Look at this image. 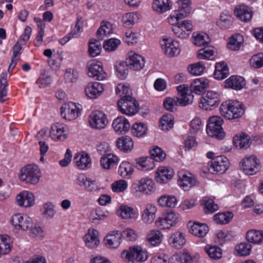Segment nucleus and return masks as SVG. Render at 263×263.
I'll use <instances>...</instances> for the list:
<instances>
[{
  "mask_svg": "<svg viewBox=\"0 0 263 263\" xmlns=\"http://www.w3.org/2000/svg\"><path fill=\"white\" fill-rule=\"evenodd\" d=\"M73 161L80 170L86 169L91 165L90 157L84 152L77 154L74 157Z\"/></svg>",
  "mask_w": 263,
  "mask_h": 263,
  "instance_id": "27",
  "label": "nucleus"
},
{
  "mask_svg": "<svg viewBox=\"0 0 263 263\" xmlns=\"http://www.w3.org/2000/svg\"><path fill=\"white\" fill-rule=\"evenodd\" d=\"M178 182L179 186L184 191H188L198 184L195 176L189 172H180Z\"/></svg>",
  "mask_w": 263,
  "mask_h": 263,
  "instance_id": "16",
  "label": "nucleus"
},
{
  "mask_svg": "<svg viewBox=\"0 0 263 263\" xmlns=\"http://www.w3.org/2000/svg\"><path fill=\"white\" fill-rule=\"evenodd\" d=\"M148 253L145 249L139 246L129 247L121 253V257L128 263H134L135 260L138 262H144L148 258Z\"/></svg>",
  "mask_w": 263,
  "mask_h": 263,
  "instance_id": "2",
  "label": "nucleus"
},
{
  "mask_svg": "<svg viewBox=\"0 0 263 263\" xmlns=\"http://www.w3.org/2000/svg\"><path fill=\"white\" fill-rule=\"evenodd\" d=\"M234 145L239 149H242L247 144V134L245 132H240L233 138Z\"/></svg>",
  "mask_w": 263,
  "mask_h": 263,
  "instance_id": "57",
  "label": "nucleus"
},
{
  "mask_svg": "<svg viewBox=\"0 0 263 263\" xmlns=\"http://www.w3.org/2000/svg\"><path fill=\"white\" fill-rule=\"evenodd\" d=\"M7 73L2 72L0 76V101L4 102L7 95Z\"/></svg>",
  "mask_w": 263,
  "mask_h": 263,
  "instance_id": "47",
  "label": "nucleus"
},
{
  "mask_svg": "<svg viewBox=\"0 0 263 263\" xmlns=\"http://www.w3.org/2000/svg\"><path fill=\"white\" fill-rule=\"evenodd\" d=\"M10 238L8 235H0V255L6 254L10 251Z\"/></svg>",
  "mask_w": 263,
  "mask_h": 263,
  "instance_id": "53",
  "label": "nucleus"
},
{
  "mask_svg": "<svg viewBox=\"0 0 263 263\" xmlns=\"http://www.w3.org/2000/svg\"><path fill=\"white\" fill-rule=\"evenodd\" d=\"M115 132L118 134H125L128 131L130 124L128 121L124 117H118L116 118L112 124Z\"/></svg>",
  "mask_w": 263,
  "mask_h": 263,
  "instance_id": "25",
  "label": "nucleus"
},
{
  "mask_svg": "<svg viewBox=\"0 0 263 263\" xmlns=\"http://www.w3.org/2000/svg\"><path fill=\"white\" fill-rule=\"evenodd\" d=\"M112 33V24L107 21H103L101 23V26L98 29L97 35L99 40H103L106 36Z\"/></svg>",
  "mask_w": 263,
  "mask_h": 263,
  "instance_id": "42",
  "label": "nucleus"
},
{
  "mask_svg": "<svg viewBox=\"0 0 263 263\" xmlns=\"http://www.w3.org/2000/svg\"><path fill=\"white\" fill-rule=\"evenodd\" d=\"M88 122L92 128L98 130L105 128L108 123L106 114L99 110L93 111L90 114Z\"/></svg>",
  "mask_w": 263,
  "mask_h": 263,
  "instance_id": "8",
  "label": "nucleus"
},
{
  "mask_svg": "<svg viewBox=\"0 0 263 263\" xmlns=\"http://www.w3.org/2000/svg\"><path fill=\"white\" fill-rule=\"evenodd\" d=\"M223 123L222 118L218 116L209 118L206 126V133L209 136L221 139L224 137V133L222 127Z\"/></svg>",
  "mask_w": 263,
  "mask_h": 263,
  "instance_id": "4",
  "label": "nucleus"
},
{
  "mask_svg": "<svg viewBox=\"0 0 263 263\" xmlns=\"http://www.w3.org/2000/svg\"><path fill=\"white\" fill-rule=\"evenodd\" d=\"M221 115L228 120H235L245 112L244 105L235 100H229L222 103L219 108Z\"/></svg>",
  "mask_w": 263,
  "mask_h": 263,
  "instance_id": "1",
  "label": "nucleus"
},
{
  "mask_svg": "<svg viewBox=\"0 0 263 263\" xmlns=\"http://www.w3.org/2000/svg\"><path fill=\"white\" fill-rule=\"evenodd\" d=\"M189 231L193 235L199 237H203L206 235L209 231L208 227L203 223L197 222L192 223L190 222L188 224Z\"/></svg>",
  "mask_w": 263,
  "mask_h": 263,
  "instance_id": "29",
  "label": "nucleus"
},
{
  "mask_svg": "<svg viewBox=\"0 0 263 263\" xmlns=\"http://www.w3.org/2000/svg\"><path fill=\"white\" fill-rule=\"evenodd\" d=\"M17 204L20 206L26 208L30 207L34 204L33 194L28 191H23L20 193L16 197Z\"/></svg>",
  "mask_w": 263,
  "mask_h": 263,
  "instance_id": "24",
  "label": "nucleus"
},
{
  "mask_svg": "<svg viewBox=\"0 0 263 263\" xmlns=\"http://www.w3.org/2000/svg\"><path fill=\"white\" fill-rule=\"evenodd\" d=\"M104 91L103 85L98 82H92L85 87L84 91L86 96L90 99L99 97Z\"/></svg>",
  "mask_w": 263,
  "mask_h": 263,
  "instance_id": "17",
  "label": "nucleus"
},
{
  "mask_svg": "<svg viewBox=\"0 0 263 263\" xmlns=\"http://www.w3.org/2000/svg\"><path fill=\"white\" fill-rule=\"evenodd\" d=\"M174 175L172 169L167 167L161 166L158 168L156 172V180L160 183H166L171 179Z\"/></svg>",
  "mask_w": 263,
  "mask_h": 263,
  "instance_id": "26",
  "label": "nucleus"
},
{
  "mask_svg": "<svg viewBox=\"0 0 263 263\" xmlns=\"http://www.w3.org/2000/svg\"><path fill=\"white\" fill-rule=\"evenodd\" d=\"M164 235L158 229H152L148 231L146 234L145 241L151 246L157 247L162 242Z\"/></svg>",
  "mask_w": 263,
  "mask_h": 263,
  "instance_id": "22",
  "label": "nucleus"
},
{
  "mask_svg": "<svg viewBox=\"0 0 263 263\" xmlns=\"http://www.w3.org/2000/svg\"><path fill=\"white\" fill-rule=\"evenodd\" d=\"M157 211V207L154 204H146L141 213L142 222L146 224H152L156 218Z\"/></svg>",
  "mask_w": 263,
  "mask_h": 263,
  "instance_id": "19",
  "label": "nucleus"
},
{
  "mask_svg": "<svg viewBox=\"0 0 263 263\" xmlns=\"http://www.w3.org/2000/svg\"><path fill=\"white\" fill-rule=\"evenodd\" d=\"M233 216V213L231 212L219 213L214 216L213 219L217 224H226L231 221Z\"/></svg>",
  "mask_w": 263,
  "mask_h": 263,
  "instance_id": "45",
  "label": "nucleus"
},
{
  "mask_svg": "<svg viewBox=\"0 0 263 263\" xmlns=\"http://www.w3.org/2000/svg\"><path fill=\"white\" fill-rule=\"evenodd\" d=\"M139 104L135 98L119 100L118 101L119 110L123 114L129 116L135 115L138 110Z\"/></svg>",
  "mask_w": 263,
  "mask_h": 263,
  "instance_id": "10",
  "label": "nucleus"
},
{
  "mask_svg": "<svg viewBox=\"0 0 263 263\" xmlns=\"http://www.w3.org/2000/svg\"><path fill=\"white\" fill-rule=\"evenodd\" d=\"M120 44L121 41L119 39L111 38L104 42L103 48L106 51L112 52L115 51Z\"/></svg>",
  "mask_w": 263,
  "mask_h": 263,
  "instance_id": "63",
  "label": "nucleus"
},
{
  "mask_svg": "<svg viewBox=\"0 0 263 263\" xmlns=\"http://www.w3.org/2000/svg\"><path fill=\"white\" fill-rule=\"evenodd\" d=\"M187 69L192 75L199 76L203 73L205 69V66L202 62H199L189 65Z\"/></svg>",
  "mask_w": 263,
  "mask_h": 263,
  "instance_id": "62",
  "label": "nucleus"
},
{
  "mask_svg": "<svg viewBox=\"0 0 263 263\" xmlns=\"http://www.w3.org/2000/svg\"><path fill=\"white\" fill-rule=\"evenodd\" d=\"M243 42V36L239 34H236L230 38L228 47L232 50H238L242 45Z\"/></svg>",
  "mask_w": 263,
  "mask_h": 263,
  "instance_id": "49",
  "label": "nucleus"
},
{
  "mask_svg": "<svg viewBox=\"0 0 263 263\" xmlns=\"http://www.w3.org/2000/svg\"><path fill=\"white\" fill-rule=\"evenodd\" d=\"M185 238L182 232L177 231L172 234L168 239V243L176 249H180L185 243Z\"/></svg>",
  "mask_w": 263,
  "mask_h": 263,
  "instance_id": "31",
  "label": "nucleus"
},
{
  "mask_svg": "<svg viewBox=\"0 0 263 263\" xmlns=\"http://www.w3.org/2000/svg\"><path fill=\"white\" fill-rule=\"evenodd\" d=\"M158 205L162 208H173L177 203V199L174 195L164 194L158 199Z\"/></svg>",
  "mask_w": 263,
  "mask_h": 263,
  "instance_id": "38",
  "label": "nucleus"
},
{
  "mask_svg": "<svg viewBox=\"0 0 263 263\" xmlns=\"http://www.w3.org/2000/svg\"><path fill=\"white\" fill-rule=\"evenodd\" d=\"M177 3L178 8L176 11L180 15L184 18L188 16L191 12V0H178Z\"/></svg>",
  "mask_w": 263,
  "mask_h": 263,
  "instance_id": "41",
  "label": "nucleus"
},
{
  "mask_svg": "<svg viewBox=\"0 0 263 263\" xmlns=\"http://www.w3.org/2000/svg\"><path fill=\"white\" fill-rule=\"evenodd\" d=\"M260 168L259 160L254 156L248 157V175H253Z\"/></svg>",
  "mask_w": 263,
  "mask_h": 263,
  "instance_id": "43",
  "label": "nucleus"
},
{
  "mask_svg": "<svg viewBox=\"0 0 263 263\" xmlns=\"http://www.w3.org/2000/svg\"><path fill=\"white\" fill-rule=\"evenodd\" d=\"M174 34L181 39L187 38L193 30V25L190 21L184 20L172 27Z\"/></svg>",
  "mask_w": 263,
  "mask_h": 263,
  "instance_id": "15",
  "label": "nucleus"
},
{
  "mask_svg": "<svg viewBox=\"0 0 263 263\" xmlns=\"http://www.w3.org/2000/svg\"><path fill=\"white\" fill-rule=\"evenodd\" d=\"M117 213L123 219H125L134 218L136 214L133 208L124 204L120 205Z\"/></svg>",
  "mask_w": 263,
  "mask_h": 263,
  "instance_id": "46",
  "label": "nucleus"
},
{
  "mask_svg": "<svg viewBox=\"0 0 263 263\" xmlns=\"http://www.w3.org/2000/svg\"><path fill=\"white\" fill-rule=\"evenodd\" d=\"M88 52L92 57H95L99 55L101 51V44L100 41L91 39L89 42Z\"/></svg>",
  "mask_w": 263,
  "mask_h": 263,
  "instance_id": "51",
  "label": "nucleus"
},
{
  "mask_svg": "<svg viewBox=\"0 0 263 263\" xmlns=\"http://www.w3.org/2000/svg\"><path fill=\"white\" fill-rule=\"evenodd\" d=\"M220 102V95L215 91L209 90L203 94L199 106L203 109L211 110L212 107L218 106Z\"/></svg>",
  "mask_w": 263,
  "mask_h": 263,
  "instance_id": "6",
  "label": "nucleus"
},
{
  "mask_svg": "<svg viewBox=\"0 0 263 263\" xmlns=\"http://www.w3.org/2000/svg\"><path fill=\"white\" fill-rule=\"evenodd\" d=\"M116 145L119 149L124 152L131 151L134 147L132 139L128 136L119 138L116 141Z\"/></svg>",
  "mask_w": 263,
  "mask_h": 263,
  "instance_id": "39",
  "label": "nucleus"
},
{
  "mask_svg": "<svg viewBox=\"0 0 263 263\" xmlns=\"http://www.w3.org/2000/svg\"><path fill=\"white\" fill-rule=\"evenodd\" d=\"M248 241L254 243L263 242V232L255 230L248 231Z\"/></svg>",
  "mask_w": 263,
  "mask_h": 263,
  "instance_id": "55",
  "label": "nucleus"
},
{
  "mask_svg": "<svg viewBox=\"0 0 263 263\" xmlns=\"http://www.w3.org/2000/svg\"><path fill=\"white\" fill-rule=\"evenodd\" d=\"M44 211L43 212V217L50 219L54 217L56 214L54 205L51 202H47L43 204Z\"/></svg>",
  "mask_w": 263,
  "mask_h": 263,
  "instance_id": "58",
  "label": "nucleus"
},
{
  "mask_svg": "<svg viewBox=\"0 0 263 263\" xmlns=\"http://www.w3.org/2000/svg\"><path fill=\"white\" fill-rule=\"evenodd\" d=\"M107 215V211L98 208L91 212L89 218L92 222L97 223L98 221L104 219Z\"/></svg>",
  "mask_w": 263,
  "mask_h": 263,
  "instance_id": "52",
  "label": "nucleus"
},
{
  "mask_svg": "<svg viewBox=\"0 0 263 263\" xmlns=\"http://www.w3.org/2000/svg\"><path fill=\"white\" fill-rule=\"evenodd\" d=\"M40 170L37 165L28 164L21 170L20 179L26 183L37 184L40 180Z\"/></svg>",
  "mask_w": 263,
  "mask_h": 263,
  "instance_id": "3",
  "label": "nucleus"
},
{
  "mask_svg": "<svg viewBox=\"0 0 263 263\" xmlns=\"http://www.w3.org/2000/svg\"><path fill=\"white\" fill-rule=\"evenodd\" d=\"M232 17L227 14L221 13L220 20L217 22V25L223 29H228L232 25Z\"/></svg>",
  "mask_w": 263,
  "mask_h": 263,
  "instance_id": "64",
  "label": "nucleus"
},
{
  "mask_svg": "<svg viewBox=\"0 0 263 263\" xmlns=\"http://www.w3.org/2000/svg\"><path fill=\"white\" fill-rule=\"evenodd\" d=\"M245 80L240 76H233L225 81L226 86L228 88L239 90L245 85Z\"/></svg>",
  "mask_w": 263,
  "mask_h": 263,
  "instance_id": "33",
  "label": "nucleus"
},
{
  "mask_svg": "<svg viewBox=\"0 0 263 263\" xmlns=\"http://www.w3.org/2000/svg\"><path fill=\"white\" fill-rule=\"evenodd\" d=\"M209 86V81L204 78L195 79L191 83V90L196 94H200Z\"/></svg>",
  "mask_w": 263,
  "mask_h": 263,
  "instance_id": "35",
  "label": "nucleus"
},
{
  "mask_svg": "<svg viewBox=\"0 0 263 263\" xmlns=\"http://www.w3.org/2000/svg\"><path fill=\"white\" fill-rule=\"evenodd\" d=\"M133 185L137 187V191L146 194H150L155 190V183L152 179L148 178H142Z\"/></svg>",
  "mask_w": 263,
  "mask_h": 263,
  "instance_id": "21",
  "label": "nucleus"
},
{
  "mask_svg": "<svg viewBox=\"0 0 263 263\" xmlns=\"http://www.w3.org/2000/svg\"><path fill=\"white\" fill-rule=\"evenodd\" d=\"M229 164V160L226 157L217 156L210 161L209 170L212 173L222 174L228 170Z\"/></svg>",
  "mask_w": 263,
  "mask_h": 263,
  "instance_id": "14",
  "label": "nucleus"
},
{
  "mask_svg": "<svg viewBox=\"0 0 263 263\" xmlns=\"http://www.w3.org/2000/svg\"><path fill=\"white\" fill-rule=\"evenodd\" d=\"M174 125L173 118L171 114L163 115L160 120V128L163 130H168Z\"/></svg>",
  "mask_w": 263,
  "mask_h": 263,
  "instance_id": "56",
  "label": "nucleus"
},
{
  "mask_svg": "<svg viewBox=\"0 0 263 263\" xmlns=\"http://www.w3.org/2000/svg\"><path fill=\"white\" fill-rule=\"evenodd\" d=\"M116 92L117 95L120 98V100H126V99L131 98L132 90L129 87L123 84H119L117 85Z\"/></svg>",
  "mask_w": 263,
  "mask_h": 263,
  "instance_id": "48",
  "label": "nucleus"
},
{
  "mask_svg": "<svg viewBox=\"0 0 263 263\" xmlns=\"http://www.w3.org/2000/svg\"><path fill=\"white\" fill-rule=\"evenodd\" d=\"M214 78L217 80H223L229 74V68L224 61L217 62L215 65Z\"/></svg>",
  "mask_w": 263,
  "mask_h": 263,
  "instance_id": "32",
  "label": "nucleus"
},
{
  "mask_svg": "<svg viewBox=\"0 0 263 263\" xmlns=\"http://www.w3.org/2000/svg\"><path fill=\"white\" fill-rule=\"evenodd\" d=\"M194 33V43L198 47L206 46L210 42L209 36L205 33Z\"/></svg>",
  "mask_w": 263,
  "mask_h": 263,
  "instance_id": "61",
  "label": "nucleus"
},
{
  "mask_svg": "<svg viewBox=\"0 0 263 263\" xmlns=\"http://www.w3.org/2000/svg\"><path fill=\"white\" fill-rule=\"evenodd\" d=\"M121 236L119 231H112L104 238L105 245L109 248H117L121 243Z\"/></svg>",
  "mask_w": 263,
  "mask_h": 263,
  "instance_id": "30",
  "label": "nucleus"
},
{
  "mask_svg": "<svg viewBox=\"0 0 263 263\" xmlns=\"http://www.w3.org/2000/svg\"><path fill=\"white\" fill-rule=\"evenodd\" d=\"M137 167L143 171H149L155 167L154 160L149 157H141L136 160Z\"/></svg>",
  "mask_w": 263,
  "mask_h": 263,
  "instance_id": "40",
  "label": "nucleus"
},
{
  "mask_svg": "<svg viewBox=\"0 0 263 263\" xmlns=\"http://www.w3.org/2000/svg\"><path fill=\"white\" fill-rule=\"evenodd\" d=\"M138 20V14L135 12H127L123 15L122 17V23L126 27L134 25Z\"/></svg>",
  "mask_w": 263,
  "mask_h": 263,
  "instance_id": "50",
  "label": "nucleus"
},
{
  "mask_svg": "<svg viewBox=\"0 0 263 263\" xmlns=\"http://www.w3.org/2000/svg\"><path fill=\"white\" fill-rule=\"evenodd\" d=\"M178 91L177 101L179 105L185 106L191 104L193 102L194 96L192 91L189 89L186 85H180L177 87Z\"/></svg>",
  "mask_w": 263,
  "mask_h": 263,
  "instance_id": "12",
  "label": "nucleus"
},
{
  "mask_svg": "<svg viewBox=\"0 0 263 263\" xmlns=\"http://www.w3.org/2000/svg\"><path fill=\"white\" fill-rule=\"evenodd\" d=\"M10 221L16 230L27 231L33 226L32 219L27 215H22L21 214L13 215Z\"/></svg>",
  "mask_w": 263,
  "mask_h": 263,
  "instance_id": "11",
  "label": "nucleus"
},
{
  "mask_svg": "<svg viewBox=\"0 0 263 263\" xmlns=\"http://www.w3.org/2000/svg\"><path fill=\"white\" fill-rule=\"evenodd\" d=\"M153 9L157 13L162 14L172 8L169 0H154L152 3Z\"/></svg>",
  "mask_w": 263,
  "mask_h": 263,
  "instance_id": "37",
  "label": "nucleus"
},
{
  "mask_svg": "<svg viewBox=\"0 0 263 263\" xmlns=\"http://www.w3.org/2000/svg\"><path fill=\"white\" fill-rule=\"evenodd\" d=\"M85 242L89 248H94L98 246L100 242L99 232L94 229H89L85 236Z\"/></svg>",
  "mask_w": 263,
  "mask_h": 263,
  "instance_id": "28",
  "label": "nucleus"
},
{
  "mask_svg": "<svg viewBox=\"0 0 263 263\" xmlns=\"http://www.w3.org/2000/svg\"><path fill=\"white\" fill-rule=\"evenodd\" d=\"M119 161L118 157L111 153L104 155L100 158V165L105 170L110 169L111 166L117 164Z\"/></svg>",
  "mask_w": 263,
  "mask_h": 263,
  "instance_id": "36",
  "label": "nucleus"
},
{
  "mask_svg": "<svg viewBox=\"0 0 263 263\" xmlns=\"http://www.w3.org/2000/svg\"><path fill=\"white\" fill-rule=\"evenodd\" d=\"M161 49L168 57L178 55L180 52L179 43L172 38H164L160 41Z\"/></svg>",
  "mask_w": 263,
  "mask_h": 263,
  "instance_id": "7",
  "label": "nucleus"
},
{
  "mask_svg": "<svg viewBox=\"0 0 263 263\" xmlns=\"http://www.w3.org/2000/svg\"><path fill=\"white\" fill-rule=\"evenodd\" d=\"M133 171L134 168L132 165L127 161L122 162L118 170L119 174L124 178L129 176Z\"/></svg>",
  "mask_w": 263,
  "mask_h": 263,
  "instance_id": "60",
  "label": "nucleus"
},
{
  "mask_svg": "<svg viewBox=\"0 0 263 263\" xmlns=\"http://www.w3.org/2000/svg\"><path fill=\"white\" fill-rule=\"evenodd\" d=\"M77 184L80 186H83L85 190L89 192L96 191L99 190V186L96 181L88 178L84 174L78 175L76 179Z\"/></svg>",
  "mask_w": 263,
  "mask_h": 263,
  "instance_id": "23",
  "label": "nucleus"
},
{
  "mask_svg": "<svg viewBox=\"0 0 263 263\" xmlns=\"http://www.w3.org/2000/svg\"><path fill=\"white\" fill-rule=\"evenodd\" d=\"M25 44H22L20 41L17 42L15 44L12 48V56L11 57V61L8 68V71H12L15 67L17 62L20 59V55L22 53L23 48L22 46Z\"/></svg>",
  "mask_w": 263,
  "mask_h": 263,
  "instance_id": "34",
  "label": "nucleus"
},
{
  "mask_svg": "<svg viewBox=\"0 0 263 263\" xmlns=\"http://www.w3.org/2000/svg\"><path fill=\"white\" fill-rule=\"evenodd\" d=\"M87 69L88 76L95 80L101 81L106 77V73L100 62L95 60L89 61L87 64Z\"/></svg>",
  "mask_w": 263,
  "mask_h": 263,
  "instance_id": "13",
  "label": "nucleus"
},
{
  "mask_svg": "<svg viewBox=\"0 0 263 263\" xmlns=\"http://www.w3.org/2000/svg\"><path fill=\"white\" fill-rule=\"evenodd\" d=\"M65 124L57 123L53 125L50 130V136L55 141H63L67 138Z\"/></svg>",
  "mask_w": 263,
  "mask_h": 263,
  "instance_id": "20",
  "label": "nucleus"
},
{
  "mask_svg": "<svg viewBox=\"0 0 263 263\" xmlns=\"http://www.w3.org/2000/svg\"><path fill=\"white\" fill-rule=\"evenodd\" d=\"M170 263H192V257L187 253L173 254L170 258Z\"/></svg>",
  "mask_w": 263,
  "mask_h": 263,
  "instance_id": "44",
  "label": "nucleus"
},
{
  "mask_svg": "<svg viewBox=\"0 0 263 263\" xmlns=\"http://www.w3.org/2000/svg\"><path fill=\"white\" fill-rule=\"evenodd\" d=\"M204 251L211 259H218L222 257V250L218 247L208 245L205 247Z\"/></svg>",
  "mask_w": 263,
  "mask_h": 263,
  "instance_id": "54",
  "label": "nucleus"
},
{
  "mask_svg": "<svg viewBox=\"0 0 263 263\" xmlns=\"http://www.w3.org/2000/svg\"><path fill=\"white\" fill-rule=\"evenodd\" d=\"M146 125L142 123H136L134 124L132 128V133L133 136L136 137H142L147 133Z\"/></svg>",
  "mask_w": 263,
  "mask_h": 263,
  "instance_id": "59",
  "label": "nucleus"
},
{
  "mask_svg": "<svg viewBox=\"0 0 263 263\" xmlns=\"http://www.w3.org/2000/svg\"><path fill=\"white\" fill-rule=\"evenodd\" d=\"M126 65L131 69L140 70L145 64L144 58L133 51L128 52V57L126 59Z\"/></svg>",
  "mask_w": 263,
  "mask_h": 263,
  "instance_id": "18",
  "label": "nucleus"
},
{
  "mask_svg": "<svg viewBox=\"0 0 263 263\" xmlns=\"http://www.w3.org/2000/svg\"><path fill=\"white\" fill-rule=\"evenodd\" d=\"M82 106L80 104L69 102L61 108V115L64 119L72 121L77 119L81 114Z\"/></svg>",
  "mask_w": 263,
  "mask_h": 263,
  "instance_id": "9",
  "label": "nucleus"
},
{
  "mask_svg": "<svg viewBox=\"0 0 263 263\" xmlns=\"http://www.w3.org/2000/svg\"><path fill=\"white\" fill-rule=\"evenodd\" d=\"M178 221V215L174 211H169L158 217L155 221V225L160 230H168L175 226Z\"/></svg>",
  "mask_w": 263,
  "mask_h": 263,
  "instance_id": "5",
  "label": "nucleus"
}]
</instances>
